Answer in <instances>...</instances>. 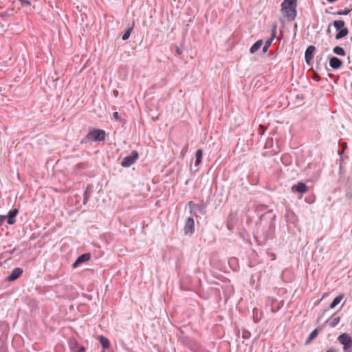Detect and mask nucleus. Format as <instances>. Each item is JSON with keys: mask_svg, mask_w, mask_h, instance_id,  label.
<instances>
[{"mask_svg": "<svg viewBox=\"0 0 352 352\" xmlns=\"http://www.w3.org/2000/svg\"><path fill=\"white\" fill-rule=\"evenodd\" d=\"M297 0H283L281 3L282 15L288 21H294L296 16Z\"/></svg>", "mask_w": 352, "mask_h": 352, "instance_id": "1", "label": "nucleus"}, {"mask_svg": "<svg viewBox=\"0 0 352 352\" xmlns=\"http://www.w3.org/2000/svg\"><path fill=\"white\" fill-rule=\"evenodd\" d=\"M106 138V133L102 129H91L85 136L84 141L88 142L90 141H103Z\"/></svg>", "mask_w": 352, "mask_h": 352, "instance_id": "2", "label": "nucleus"}, {"mask_svg": "<svg viewBox=\"0 0 352 352\" xmlns=\"http://www.w3.org/2000/svg\"><path fill=\"white\" fill-rule=\"evenodd\" d=\"M333 26L336 31H338V33L336 35V39H341L349 34V30L345 27V23L343 20L334 21Z\"/></svg>", "mask_w": 352, "mask_h": 352, "instance_id": "3", "label": "nucleus"}, {"mask_svg": "<svg viewBox=\"0 0 352 352\" xmlns=\"http://www.w3.org/2000/svg\"><path fill=\"white\" fill-rule=\"evenodd\" d=\"M338 340L343 345L344 352H352V338L348 333H344L340 335Z\"/></svg>", "mask_w": 352, "mask_h": 352, "instance_id": "4", "label": "nucleus"}, {"mask_svg": "<svg viewBox=\"0 0 352 352\" xmlns=\"http://www.w3.org/2000/svg\"><path fill=\"white\" fill-rule=\"evenodd\" d=\"M138 153L136 151H133L131 153L126 156L122 161L121 165L123 167H129L133 164L138 158Z\"/></svg>", "mask_w": 352, "mask_h": 352, "instance_id": "5", "label": "nucleus"}, {"mask_svg": "<svg viewBox=\"0 0 352 352\" xmlns=\"http://www.w3.org/2000/svg\"><path fill=\"white\" fill-rule=\"evenodd\" d=\"M195 222L192 217H188L184 226V232L186 234H191L194 232Z\"/></svg>", "mask_w": 352, "mask_h": 352, "instance_id": "6", "label": "nucleus"}, {"mask_svg": "<svg viewBox=\"0 0 352 352\" xmlns=\"http://www.w3.org/2000/svg\"><path fill=\"white\" fill-rule=\"evenodd\" d=\"M315 50L316 47L314 45H309L305 51V58L308 65H310L313 60Z\"/></svg>", "mask_w": 352, "mask_h": 352, "instance_id": "7", "label": "nucleus"}, {"mask_svg": "<svg viewBox=\"0 0 352 352\" xmlns=\"http://www.w3.org/2000/svg\"><path fill=\"white\" fill-rule=\"evenodd\" d=\"M91 258V254L85 253L80 255L76 261L73 263L72 267L74 268L77 267L80 264L88 261Z\"/></svg>", "mask_w": 352, "mask_h": 352, "instance_id": "8", "label": "nucleus"}, {"mask_svg": "<svg viewBox=\"0 0 352 352\" xmlns=\"http://www.w3.org/2000/svg\"><path fill=\"white\" fill-rule=\"evenodd\" d=\"M23 274V270L20 267L14 268L10 275L8 276L7 279L9 281H14L16 280L18 278H19L21 274Z\"/></svg>", "mask_w": 352, "mask_h": 352, "instance_id": "9", "label": "nucleus"}, {"mask_svg": "<svg viewBox=\"0 0 352 352\" xmlns=\"http://www.w3.org/2000/svg\"><path fill=\"white\" fill-rule=\"evenodd\" d=\"M292 191L304 194L307 191V187L303 182H298L292 187Z\"/></svg>", "mask_w": 352, "mask_h": 352, "instance_id": "10", "label": "nucleus"}, {"mask_svg": "<svg viewBox=\"0 0 352 352\" xmlns=\"http://www.w3.org/2000/svg\"><path fill=\"white\" fill-rule=\"evenodd\" d=\"M276 25L274 24L273 25V28H272V37L270 39H268L267 41H266L265 43L264 47L263 48V52H266L267 51V50L269 49V47H270V45L272 44V42L274 38L276 36Z\"/></svg>", "mask_w": 352, "mask_h": 352, "instance_id": "11", "label": "nucleus"}, {"mask_svg": "<svg viewBox=\"0 0 352 352\" xmlns=\"http://www.w3.org/2000/svg\"><path fill=\"white\" fill-rule=\"evenodd\" d=\"M18 213H19V210L16 208L13 209L9 212L8 215L6 216L7 217L6 219H8V224L13 225L15 223V221H16L15 217H16Z\"/></svg>", "mask_w": 352, "mask_h": 352, "instance_id": "12", "label": "nucleus"}, {"mask_svg": "<svg viewBox=\"0 0 352 352\" xmlns=\"http://www.w3.org/2000/svg\"><path fill=\"white\" fill-rule=\"evenodd\" d=\"M329 65L333 69H338L342 66V62L337 57H332L329 60Z\"/></svg>", "mask_w": 352, "mask_h": 352, "instance_id": "13", "label": "nucleus"}, {"mask_svg": "<svg viewBox=\"0 0 352 352\" xmlns=\"http://www.w3.org/2000/svg\"><path fill=\"white\" fill-rule=\"evenodd\" d=\"M340 320V317L337 316L335 314L327 321L331 327H336Z\"/></svg>", "mask_w": 352, "mask_h": 352, "instance_id": "14", "label": "nucleus"}, {"mask_svg": "<svg viewBox=\"0 0 352 352\" xmlns=\"http://www.w3.org/2000/svg\"><path fill=\"white\" fill-rule=\"evenodd\" d=\"M98 339H99L100 344H102V347L104 349L109 348L110 342L107 338H106L105 337H104L102 336H99Z\"/></svg>", "mask_w": 352, "mask_h": 352, "instance_id": "15", "label": "nucleus"}, {"mask_svg": "<svg viewBox=\"0 0 352 352\" xmlns=\"http://www.w3.org/2000/svg\"><path fill=\"white\" fill-rule=\"evenodd\" d=\"M263 44V41L262 40H258L250 48V53L252 54H254L255 53L256 51H258L261 45Z\"/></svg>", "mask_w": 352, "mask_h": 352, "instance_id": "16", "label": "nucleus"}, {"mask_svg": "<svg viewBox=\"0 0 352 352\" xmlns=\"http://www.w3.org/2000/svg\"><path fill=\"white\" fill-rule=\"evenodd\" d=\"M343 298H344V295H339L337 297H336L333 299V300L332 301V302L331 303L330 308L331 309L334 308L336 305H338L341 302V300L343 299Z\"/></svg>", "mask_w": 352, "mask_h": 352, "instance_id": "17", "label": "nucleus"}, {"mask_svg": "<svg viewBox=\"0 0 352 352\" xmlns=\"http://www.w3.org/2000/svg\"><path fill=\"white\" fill-rule=\"evenodd\" d=\"M203 156V151L201 149H198L196 152V162L195 165L197 166L201 161Z\"/></svg>", "mask_w": 352, "mask_h": 352, "instance_id": "18", "label": "nucleus"}, {"mask_svg": "<svg viewBox=\"0 0 352 352\" xmlns=\"http://www.w3.org/2000/svg\"><path fill=\"white\" fill-rule=\"evenodd\" d=\"M133 26H134V24H133L132 27L128 28L125 31V32L124 33V34L122 36V38L123 41H126V40H127L129 38V36L131 35V32H132V30L133 29Z\"/></svg>", "mask_w": 352, "mask_h": 352, "instance_id": "19", "label": "nucleus"}, {"mask_svg": "<svg viewBox=\"0 0 352 352\" xmlns=\"http://www.w3.org/2000/svg\"><path fill=\"white\" fill-rule=\"evenodd\" d=\"M333 52L339 56H344L345 52L344 49L340 46H336L333 48Z\"/></svg>", "mask_w": 352, "mask_h": 352, "instance_id": "20", "label": "nucleus"}, {"mask_svg": "<svg viewBox=\"0 0 352 352\" xmlns=\"http://www.w3.org/2000/svg\"><path fill=\"white\" fill-rule=\"evenodd\" d=\"M318 334V329H315L309 335L308 339L307 340L306 342L307 343H309L310 341H311L312 340H314Z\"/></svg>", "mask_w": 352, "mask_h": 352, "instance_id": "21", "label": "nucleus"}, {"mask_svg": "<svg viewBox=\"0 0 352 352\" xmlns=\"http://www.w3.org/2000/svg\"><path fill=\"white\" fill-rule=\"evenodd\" d=\"M351 11V9L345 8L344 10H339L337 12L338 15H346Z\"/></svg>", "mask_w": 352, "mask_h": 352, "instance_id": "22", "label": "nucleus"}, {"mask_svg": "<svg viewBox=\"0 0 352 352\" xmlns=\"http://www.w3.org/2000/svg\"><path fill=\"white\" fill-rule=\"evenodd\" d=\"M189 204H192V201L189 202ZM193 206H194L196 208H197L199 211H202V210H204V207H203V206L199 205V204H193Z\"/></svg>", "mask_w": 352, "mask_h": 352, "instance_id": "23", "label": "nucleus"}, {"mask_svg": "<svg viewBox=\"0 0 352 352\" xmlns=\"http://www.w3.org/2000/svg\"><path fill=\"white\" fill-rule=\"evenodd\" d=\"M6 216L5 215H1L0 216V227L3 225V221L6 219Z\"/></svg>", "mask_w": 352, "mask_h": 352, "instance_id": "24", "label": "nucleus"}, {"mask_svg": "<svg viewBox=\"0 0 352 352\" xmlns=\"http://www.w3.org/2000/svg\"><path fill=\"white\" fill-rule=\"evenodd\" d=\"M113 116L117 120H120V117L119 113L118 112H114L113 113Z\"/></svg>", "mask_w": 352, "mask_h": 352, "instance_id": "25", "label": "nucleus"}, {"mask_svg": "<svg viewBox=\"0 0 352 352\" xmlns=\"http://www.w3.org/2000/svg\"><path fill=\"white\" fill-rule=\"evenodd\" d=\"M75 352H85V348L84 346H80Z\"/></svg>", "mask_w": 352, "mask_h": 352, "instance_id": "26", "label": "nucleus"}, {"mask_svg": "<svg viewBox=\"0 0 352 352\" xmlns=\"http://www.w3.org/2000/svg\"><path fill=\"white\" fill-rule=\"evenodd\" d=\"M22 4L30 5V2L28 0H20Z\"/></svg>", "mask_w": 352, "mask_h": 352, "instance_id": "27", "label": "nucleus"}, {"mask_svg": "<svg viewBox=\"0 0 352 352\" xmlns=\"http://www.w3.org/2000/svg\"><path fill=\"white\" fill-rule=\"evenodd\" d=\"M327 352H335V349H333V348H331V349H328L327 351Z\"/></svg>", "mask_w": 352, "mask_h": 352, "instance_id": "28", "label": "nucleus"}, {"mask_svg": "<svg viewBox=\"0 0 352 352\" xmlns=\"http://www.w3.org/2000/svg\"><path fill=\"white\" fill-rule=\"evenodd\" d=\"M186 150L187 149H185L184 151H182V155L184 156L185 155V153L186 152Z\"/></svg>", "mask_w": 352, "mask_h": 352, "instance_id": "29", "label": "nucleus"}, {"mask_svg": "<svg viewBox=\"0 0 352 352\" xmlns=\"http://www.w3.org/2000/svg\"><path fill=\"white\" fill-rule=\"evenodd\" d=\"M336 1H337V0H327V1H328L329 3H333V2Z\"/></svg>", "mask_w": 352, "mask_h": 352, "instance_id": "30", "label": "nucleus"}, {"mask_svg": "<svg viewBox=\"0 0 352 352\" xmlns=\"http://www.w3.org/2000/svg\"><path fill=\"white\" fill-rule=\"evenodd\" d=\"M6 16L5 14H0V17H4Z\"/></svg>", "mask_w": 352, "mask_h": 352, "instance_id": "31", "label": "nucleus"}, {"mask_svg": "<svg viewBox=\"0 0 352 352\" xmlns=\"http://www.w3.org/2000/svg\"><path fill=\"white\" fill-rule=\"evenodd\" d=\"M177 53H178L179 54H181V52H180L179 50H177Z\"/></svg>", "mask_w": 352, "mask_h": 352, "instance_id": "32", "label": "nucleus"}]
</instances>
